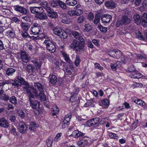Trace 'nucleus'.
Masks as SVG:
<instances>
[{
    "mask_svg": "<svg viewBox=\"0 0 147 147\" xmlns=\"http://www.w3.org/2000/svg\"><path fill=\"white\" fill-rule=\"evenodd\" d=\"M29 10L31 13L35 15L36 18L40 20H45L47 18L46 14L43 13V10L42 7H30Z\"/></svg>",
    "mask_w": 147,
    "mask_h": 147,
    "instance_id": "1",
    "label": "nucleus"
},
{
    "mask_svg": "<svg viewBox=\"0 0 147 147\" xmlns=\"http://www.w3.org/2000/svg\"><path fill=\"white\" fill-rule=\"evenodd\" d=\"M35 97V95L34 94L28 97V101L30 102V106L34 110L35 114L38 115L40 113L39 110L40 105V102L37 100L34 99Z\"/></svg>",
    "mask_w": 147,
    "mask_h": 147,
    "instance_id": "2",
    "label": "nucleus"
},
{
    "mask_svg": "<svg viewBox=\"0 0 147 147\" xmlns=\"http://www.w3.org/2000/svg\"><path fill=\"white\" fill-rule=\"evenodd\" d=\"M23 85L25 86L23 87V88L27 94L28 97L33 94L35 95V97L38 96V92L37 89L34 87H30L29 84L28 82Z\"/></svg>",
    "mask_w": 147,
    "mask_h": 147,
    "instance_id": "3",
    "label": "nucleus"
},
{
    "mask_svg": "<svg viewBox=\"0 0 147 147\" xmlns=\"http://www.w3.org/2000/svg\"><path fill=\"white\" fill-rule=\"evenodd\" d=\"M46 46V48L49 51L53 53L55 52L56 48L55 45L51 40H45L43 42Z\"/></svg>",
    "mask_w": 147,
    "mask_h": 147,
    "instance_id": "4",
    "label": "nucleus"
},
{
    "mask_svg": "<svg viewBox=\"0 0 147 147\" xmlns=\"http://www.w3.org/2000/svg\"><path fill=\"white\" fill-rule=\"evenodd\" d=\"M20 54V56L18 57V59H21L23 62L26 63H28L30 61V56L25 51H21Z\"/></svg>",
    "mask_w": 147,
    "mask_h": 147,
    "instance_id": "5",
    "label": "nucleus"
},
{
    "mask_svg": "<svg viewBox=\"0 0 147 147\" xmlns=\"http://www.w3.org/2000/svg\"><path fill=\"white\" fill-rule=\"evenodd\" d=\"M41 30L40 24L37 23H34L32 25L30 28V33L36 35L38 34Z\"/></svg>",
    "mask_w": 147,
    "mask_h": 147,
    "instance_id": "6",
    "label": "nucleus"
},
{
    "mask_svg": "<svg viewBox=\"0 0 147 147\" xmlns=\"http://www.w3.org/2000/svg\"><path fill=\"white\" fill-rule=\"evenodd\" d=\"M100 121V119L99 118L95 117L87 121L85 125L86 126H96L99 125Z\"/></svg>",
    "mask_w": 147,
    "mask_h": 147,
    "instance_id": "7",
    "label": "nucleus"
},
{
    "mask_svg": "<svg viewBox=\"0 0 147 147\" xmlns=\"http://www.w3.org/2000/svg\"><path fill=\"white\" fill-rule=\"evenodd\" d=\"M28 126L24 122H21L18 128L19 131L22 134H25L27 132Z\"/></svg>",
    "mask_w": 147,
    "mask_h": 147,
    "instance_id": "8",
    "label": "nucleus"
},
{
    "mask_svg": "<svg viewBox=\"0 0 147 147\" xmlns=\"http://www.w3.org/2000/svg\"><path fill=\"white\" fill-rule=\"evenodd\" d=\"M25 70L26 72L29 74L33 75L35 73V67L34 65L32 64L27 65L26 67Z\"/></svg>",
    "mask_w": 147,
    "mask_h": 147,
    "instance_id": "9",
    "label": "nucleus"
},
{
    "mask_svg": "<svg viewBox=\"0 0 147 147\" xmlns=\"http://www.w3.org/2000/svg\"><path fill=\"white\" fill-rule=\"evenodd\" d=\"M14 9L16 11L23 15H26L27 13V10L26 9L18 5L14 6Z\"/></svg>",
    "mask_w": 147,
    "mask_h": 147,
    "instance_id": "10",
    "label": "nucleus"
},
{
    "mask_svg": "<svg viewBox=\"0 0 147 147\" xmlns=\"http://www.w3.org/2000/svg\"><path fill=\"white\" fill-rule=\"evenodd\" d=\"M129 75L130 77L133 78L139 79L143 77L145 78V76H143L140 73L137 71L133 72V73H130Z\"/></svg>",
    "mask_w": 147,
    "mask_h": 147,
    "instance_id": "11",
    "label": "nucleus"
},
{
    "mask_svg": "<svg viewBox=\"0 0 147 147\" xmlns=\"http://www.w3.org/2000/svg\"><path fill=\"white\" fill-rule=\"evenodd\" d=\"M9 123L4 118H0V126L4 128H7L9 127Z\"/></svg>",
    "mask_w": 147,
    "mask_h": 147,
    "instance_id": "12",
    "label": "nucleus"
},
{
    "mask_svg": "<svg viewBox=\"0 0 147 147\" xmlns=\"http://www.w3.org/2000/svg\"><path fill=\"white\" fill-rule=\"evenodd\" d=\"M112 19L111 16L108 14H105L102 15L101 17V20L102 22L107 23L110 22Z\"/></svg>",
    "mask_w": 147,
    "mask_h": 147,
    "instance_id": "13",
    "label": "nucleus"
},
{
    "mask_svg": "<svg viewBox=\"0 0 147 147\" xmlns=\"http://www.w3.org/2000/svg\"><path fill=\"white\" fill-rule=\"evenodd\" d=\"M142 23V25L144 27L147 26V14L144 12L141 16Z\"/></svg>",
    "mask_w": 147,
    "mask_h": 147,
    "instance_id": "14",
    "label": "nucleus"
},
{
    "mask_svg": "<svg viewBox=\"0 0 147 147\" xmlns=\"http://www.w3.org/2000/svg\"><path fill=\"white\" fill-rule=\"evenodd\" d=\"M71 118V116L70 115H67L65 116L64 120L63 122L62 127L63 128L66 127L67 125V123L69 121Z\"/></svg>",
    "mask_w": 147,
    "mask_h": 147,
    "instance_id": "15",
    "label": "nucleus"
},
{
    "mask_svg": "<svg viewBox=\"0 0 147 147\" xmlns=\"http://www.w3.org/2000/svg\"><path fill=\"white\" fill-rule=\"evenodd\" d=\"M85 134V133L82 132L78 130H74L72 134V136L76 138L84 136Z\"/></svg>",
    "mask_w": 147,
    "mask_h": 147,
    "instance_id": "16",
    "label": "nucleus"
},
{
    "mask_svg": "<svg viewBox=\"0 0 147 147\" xmlns=\"http://www.w3.org/2000/svg\"><path fill=\"white\" fill-rule=\"evenodd\" d=\"M16 71V70L15 69L10 67L6 69L5 70V74L8 76H12Z\"/></svg>",
    "mask_w": 147,
    "mask_h": 147,
    "instance_id": "17",
    "label": "nucleus"
},
{
    "mask_svg": "<svg viewBox=\"0 0 147 147\" xmlns=\"http://www.w3.org/2000/svg\"><path fill=\"white\" fill-rule=\"evenodd\" d=\"M51 29L53 30L54 33L58 36L61 35L60 34L63 30L62 28L57 26Z\"/></svg>",
    "mask_w": 147,
    "mask_h": 147,
    "instance_id": "18",
    "label": "nucleus"
},
{
    "mask_svg": "<svg viewBox=\"0 0 147 147\" xmlns=\"http://www.w3.org/2000/svg\"><path fill=\"white\" fill-rule=\"evenodd\" d=\"M72 34L74 37L76 39L79 40H82L84 39L81 34L77 31H73Z\"/></svg>",
    "mask_w": 147,
    "mask_h": 147,
    "instance_id": "19",
    "label": "nucleus"
},
{
    "mask_svg": "<svg viewBox=\"0 0 147 147\" xmlns=\"http://www.w3.org/2000/svg\"><path fill=\"white\" fill-rule=\"evenodd\" d=\"M77 144L80 147H84L88 145V143L86 140H81L78 141Z\"/></svg>",
    "mask_w": 147,
    "mask_h": 147,
    "instance_id": "20",
    "label": "nucleus"
},
{
    "mask_svg": "<svg viewBox=\"0 0 147 147\" xmlns=\"http://www.w3.org/2000/svg\"><path fill=\"white\" fill-rule=\"evenodd\" d=\"M17 80H18L19 84H20L19 85L22 86L24 84H25L27 82L24 79L22 78L21 76L18 75L16 77Z\"/></svg>",
    "mask_w": 147,
    "mask_h": 147,
    "instance_id": "21",
    "label": "nucleus"
},
{
    "mask_svg": "<svg viewBox=\"0 0 147 147\" xmlns=\"http://www.w3.org/2000/svg\"><path fill=\"white\" fill-rule=\"evenodd\" d=\"M82 40H79L80 42H79V43L78 44L76 50L77 51L83 49L84 48L85 42L84 39H82Z\"/></svg>",
    "mask_w": 147,
    "mask_h": 147,
    "instance_id": "22",
    "label": "nucleus"
},
{
    "mask_svg": "<svg viewBox=\"0 0 147 147\" xmlns=\"http://www.w3.org/2000/svg\"><path fill=\"white\" fill-rule=\"evenodd\" d=\"M34 86L35 87L37 88L39 92L44 90V88L43 86L38 82L34 83Z\"/></svg>",
    "mask_w": 147,
    "mask_h": 147,
    "instance_id": "23",
    "label": "nucleus"
},
{
    "mask_svg": "<svg viewBox=\"0 0 147 147\" xmlns=\"http://www.w3.org/2000/svg\"><path fill=\"white\" fill-rule=\"evenodd\" d=\"M105 5L108 8L113 9L115 7V4L113 2L107 1L105 4Z\"/></svg>",
    "mask_w": 147,
    "mask_h": 147,
    "instance_id": "24",
    "label": "nucleus"
},
{
    "mask_svg": "<svg viewBox=\"0 0 147 147\" xmlns=\"http://www.w3.org/2000/svg\"><path fill=\"white\" fill-rule=\"evenodd\" d=\"M79 43V41L76 40L74 39L71 43L69 47L73 49H76V50L77 48L78 44Z\"/></svg>",
    "mask_w": 147,
    "mask_h": 147,
    "instance_id": "25",
    "label": "nucleus"
},
{
    "mask_svg": "<svg viewBox=\"0 0 147 147\" xmlns=\"http://www.w3.org/2000/svg\"><path fill=\"white\" fill-rule=\"evenodd\" d=\"M53 137L51 136L48 138L46 140V144L48 147L52 146L53 141Z\"/></svg>",
    "mask_w": 147,
    "mask_h": 147,
    "instance_id": "26",
    "label": "nucleus"
},
{
    "mask_svg": "<svg viewBox=\"0 0 147 147\" xmlns=\"http://www.w3.org/2000/svg\"><path fill=\"white\" fill-rule=\"evenodd\" d=\"M49 77H50L49 82L52 84H54L57 82V78L55 75H53L51 76L50 74Z\"/></svg>",
    "mask_w": 147,
    "mask_h": 147,
    "instance_id": "27",
    "label": "nucleus"
},
{
    "mask_svg": "<svg viewBox=\"0 0 147 147\" xmlns=\"http://www.w3.org/2000/svg\"><path fill=\"white\" fill-rule=\"evenodd\" d=\"M61 53L62 55L64 58V59L65 61L68 63H70L72 62V61L70 59L69 55H67V54L64 51H62Z\"/></svg>",
    "mask_w": 147,
    "mask_h": 147,
    "instance_id": "28",
    "label": "nucleus"
},
{
    "mask_svg": "<svg viewBox=\"0 0 147 147\" xmlns=\"http://www.w3.org/2000/svg\"><path fill=\"white\" fill-rule=\"evenodd\" d=\"M20 26L22 28L26 31L28 30L30 27L29 24L28 23H24L23 22H21Z\"/></svg>",
    "mask_w": 147,
    "mask_h": 147,
    "instance_id": "29",
    "label": "nucleus"
},
{
    "mask_svg": "<svg viewBox=\"0 0 147 147\" xmlns=\"http://www.w3.org/2000/svg\"><path fill=\"white\" fill-rule=\"evenodd\" d=\"M121 19L123 24L127 25L129 24L131 22L130 19L127 16H123Z\"/></svg>",
    "mask_w": 147,
    "mask_h": 147,
    "instance_id": "30",
    "label": "nucleus"
},
{
    "mask_svg": "<svg viewBox=\"0 0 147 147\" xmlns=\"http://www.w3.org/2000/svg\"><path fill=\"white\" fill-rule=\"evenodd\" d=\"M44 90L39 92V94H38V96L40 98V100L41 101H45L46 100V96L44 93Z\"/></svg>",
    "mask_w": 147,
    "mask_h": 147,
    "instance_id": "31",
    "label": "nucleus"
},
{
    "mask_svg": "<svg viewBox=\"0 0 147 147\" xmlns=\"http://www.w3.org/2000/svg\"><path fill=\"white\" fill-rule=\"evenodd\" d=\"M134 19L135 22L137 25H139L141 22V20L138 14H135L134 16Z\"/></svg>",
    "mask_w": 147,
    "mask_h": 147,
    "instance_id": "32",
    "label": "nucleus"
},
{
    "mask_svg": "<svg viewBox=\"0 0 147 147\" xmlns=\"http://www.w3.org/2000/svg\"><path fill=\"white\" fill-rule=\"evenodd\" d=\"M6 35L9 38H14L15 35V31L13 30H8L6 32Z\"/></svg>",
    "mask_w": 147,
    "mask_h": 147,
    "instance_id": "33",
    "label": "nucleus"
},
{
    "mask_svg": "<svg viewBox=\"0 0 147 147\" xmlns=\"http://www.w3.org/2000/svg\"><path fill=\"white\" fill-rule=\"evenodd\" d=\"M101 15L100 13L96 14L95 15L94 19L93 21L94 23L96 25L100 21V18H101Z\"/></svg>",
    "mask_w": 147,
    "mask_h": 147,
    "instance_id": "34",
    "label": "nucleus"
},
{
    "mask_svg": "<svg viewBox=\"0 0 147 147\" xmlns=\"http://www.w3.org/2000/svg\"><path fill=\"white\" fill-rule=\"evenodd\" d=\"M115 55L114 58H119L121 57H124V55L122 52L118 49L115 50Z\"/></svg>",
    "mask_w": 147,
    "mask_h": 147,
    "instance_id": "35",
    "label": "nucleus"
},
{
    "mask_svg": "<svg viewBox=\"0 0 147 147\" xmlns=\"http://www.w3.org/2000/svg\"><path fill=\"white\" fill-rule=\"evenodd\" d=\"M59 0H53L51 2V6L53 8H58L59 6Z\"/></svg>",
    "mask_w": 147,
    "mask_h": 147,
    "instance_id": "36",
    "label": "nucleus"
},
{
    "mask_svg": "<svg viewBox=\"0 0 147 147\" xmlns=\"http://www.w3.org/2000/svg\"><path fill=\"white\" fill-rule=\"evenodd\" d=\"M134 102L138 105L142 107H144L146 105V103L143 101L137 98H136Z\"/></svg>",
    "mask_w": 147,
    "mask_h": 147,
    "instance_id": "37",
    "label": "nucleus"
},
{
    "mask_svg": "<svg viewBox=\"0 0 147 147\" xmlns=\"http://www.w3.org/2000/svg\"><path fill=\"white\" fill-rule=\"evenodd\" d=\"M48 15L49 18H56L58 16L57 13L54 11L53 10L48 14Z\"/></svg>",
    "mask_w": 147,
    "mask_h": 147,
    "instance_id": "38",
    "label": "nucleus"
},
{
    "mask_svg": "<svg viewBox=\"0 0 147 147\" xmlns=\"http://www.w3.org/2000/svg\"><path fill=\"white\" fill-rule=\"evenodd\" d=\"M66 3L69 6H74L77 4L76 0H66Z\"/></svg>",
    "mask_w": 147,
    "mask_h": 147,
    "instance_id": "39",
    "label": "nucleus"
},
{
    "mask_svg": "<svg viewBox=\"0 0 147 147\" xmlns=\"http://www.w3.org/2000/svg\"><path fill=\"white\" fill-rule=\"evenodd\" d=\"M135 36L136 38L140 40H144V38L141 33L139 31H136L135 32Z\"/></svg>",
    "mask_w": 147,
    "mask_h": 147,
    "instance_id": "40",
    "label": "nucleus"
},
{
    "mask_svg": "<svg viewBox=\"0 0 147 147\" xmlns=\"http://www.w3.org/2000/svg\"><path fill=\"white\" fill-rule=\"evenodd\" d=\"M10 131L11 134H13L14 136H17L18 135L16 128L13 125H12L11 127Z\"/></svg>",
    "mask_w": 147,
    "mask_h": 147,
    "instance_id": "41",
    "label": "nucleus"
},
{
    "mask_svg": "<svg viewBox=\"0 0 147 147\" xmlns=\"http://www.w3.org/2000/svg\"><path fill=\"white\" fill-rule=\"evenodd\" d=\"M84 27L85 28L84 29V30L85 32H89L92 29L91 26L89 24H86L84 26Z\"/></svg>",
    "mask_w": 147,
    "mask_h": 147,
    "instance_id": "42",
    "label": "nucleus"
},
{
    "mask_svg": "<svg viewBox=\"0 0 147 147\" xmlns=\"http://www.w3.org/2000/svg\"><path fill=\"white\" fill-rule=\"evenodd\" d=\"M98 28L101 32L103 33H106L107 30V28L103 27L101 25H98Z\"/></svg>",
    "mask_w": 147,
    "mask_h": 147,
    "instance_id": "43",
    "label": "nucleus"
},
{
    "mask_svg": "<svg viewBox=\"0 0 147 147\" xmlns=\"http://www.w3.org/2000/svg\"><path fill=\"white\" fill-rule=\"evenodd\" d=\"M37 126L36 123L35 122H31L29 125V129L30 130H34Z\"/></svg>",
    "mask_w": 147,
    "mask_h": 147,
    "instance_id": "44",
    "label": "nucleus"
},
{
    "mask_svg": "<svg viewBox=\"0 0 147 147\" xmlns=\"http://www.w3.org/2000/svg\"><path fill=\"white\" fill-rule=\"evenodd\" d=\"M9 102L14 105L17 104V100L16 97L14 96H12L9 99Z\"/></svg>",
    "mask_w": 147,
    "mask_h": 147,
    "instance_id": "45",
    "label": "nucleus"
},
{
    "mask_svg": "<svg viewBox=\"0 0 147 147\" xmlns=\"http://www.w3.org/2000/svg\"><path fill=\"white\" fill-rule=\"evenodd\" d=\"M11 84L15 88H18L20 86V84H19L17 79L13 80V81L11 82Z\"/></svg>",
    "mask_w": 147,
    "mask_h": 147,
    "instance_id": "46",
    "label": "nucleus"
},
{
    "mask_svg": "<svg viewBox=\"0 0 147 147\" xmlns=\"http://www.w3.org/2000/svg\"><path fill=\"white\" fill-rule=\"evenodd\" d=\"M27 47L31 51L35 49L36 48L35 44L33 43L28 44Z\"/></svg>",
    "mask_w": 147,
    "mask_h": 147,
    "instance_id": "47",
    "label": "nucleus"
},
{
    "mask_svg": "<svg viewBox=\"0 0 147 147\" xmlns=\"http://www.w3.org/2000/svg\"><path fill=\"white\" fill-rule=\"evenodd\" d=\"M17 113L19 116L22 118H24L25 116L24 112L21 110H19L17 111Z\"/></svg>",
    "mask_w": 147,
    "mask_h": 147,
    "instance_id": "48",
    "label": "nucleus"
},
{
    "mask_svg": "<svg viewBox=\"0 0 147 147\" xmlns=\"http://www.w3.org/2000/svg\"><path fill=\"white\" fill-rule=\"evenodd\" d=\"M109 136L110 138H113L116 140H118L119 137L117 135L113 133H110L109 134Z\"/></svg>",
    "mask_w": 147,
    "mask_h": 147,
    "instance_id": "49",
    "label": "nucleus"
},
{
    "mask_svg": "<svg viewBox=\"0 0 147 147\" xmlns=\"http://www.w3.org/2000/svg\"><path fill=\"white\" fill-rule=\"evenodd\" d=\"M81 60L79 57L77 55L74 62L75 65L76 66H78Z\"/></svg>",
    "mask_w": 147,
    "mask_h": 147,
    "instance_id": "50",
    "label": "nucleus"
},
{
    "mask_svg": "<svg viewBox=\"0 0 147 147\" xmlns=\"http://www.w3.org/2000/svg\"><path fill=\"white\" fill-rule=\"evenodd\" d=\"M62 135L61 133H58L56 135V137L54 139L53 141L57 142L60 139V138Z\"/></svg>",
    "mask_w": 147,
    "mask_h": 147,
    "instance_id": "51",
    "label": "nucleus"
},
{
    "mask_svg": "<svg viewBox=\"0 0 147 147\" xmlns=\"http://www.w3.org/2000/svg\"><path fill=\"white\" fill-rule=\"evenodd\" d=\"M85 18L83 16L79 17L77 19V22L79 23H83L85 20Z\"/></svg>",
    "mask_w": 147,
    "mask_h": 147,
    "instance_id": "52",
    "label": "nucleus"
},
{
    "mask_svg": "<svg viewBox=\"0 0 147 147\" xmlns=\"http://www.w3.org/2000/svg\"><path fill=\"white\" fill-rule=\"evenodd\" d=\"M0 99L5 101H7L9 99V97L8 95L5 94H3L0 97Z\"/></svg>",
    "mask_w": 147,
    "mask_h": 147,
    "instance_id": "53",
    "label": "nucleus"
},
{
    "mask_svg": "<svg viewBox=\"0 0 147 147\" xmlns=\"http://www.w3.org/2000/svg\"><path fill=\"white\" fill-rule=\"evenodd\" d=\"M128 70L131 73H133V72L136 71V69L133 65H130L128 68Z\"/></svg>",
    "mask_w": 147,
    "mask_h": 147,
    "instance_id": "54",
    "label": "nucleus"
},
{
    "mask_svg": "<svg viewBox=\"0 0 147 147\" xmlns=\"http://www.w3.org/2000/svg\"><path fill=\"white\" fill-rule=\"evenodd\" d=\"M61 18L62 23L66 24H69L70 23V22L67 20L66 17L62 16Z\"/></svg>",
    "mask_w": 147,
    "mask_h": 147,
    "instance_id": "55",
    "label": "nucleus"
},
{
    "mask_svg": "<svg viewBox=\"0 0 147 147\" xmlns=\"http://www.w3.org/2000/svg\"><path fill=\"white\" fill-rule=\"evenodd\" d=\"M147 8V1H144L142 3V6L140 7V9L144 10L145 9Z\"/></svg>",
    "mask_w": 147,
    "mask_h": 147,
    "instance_id": "56",
    "label": "nucleus"
},
{
    "mask_svg": "<svg viewBox=\"0 0 147 147\" xmlns=\"http://www.w3.org/2000/svg\"><path fill=\"white\" fill-rule=\"evenodd\" d=\"M60 34L61 35H59V36L61 38L65 39L67 37V35L63 30H62Z\"/></svg>",
    "mask_w": 147,
    "mask_h": 147,
    "instance_id": "57",
    "label": "nucleus"
},
{
    "mask_svg": "<svg viewBox=\"0 0 147 147\" xmlns=\"http://www.w3.org/2000/svg\"><path fill=\"white\" fill-rule=\"evenodd\" d=\"M59 6H60L63 9H65L67 8L66 5L65 3L64 2L60 0L59 1Z\"/></svg>",
    "mask_w": 147,
    "mask_h": 147,
    "instance_id": "58",
    "label": "nucleus"
},
{
    "mask_svg": "<svg viewBox=\"0 0 147 147\" xmlns=\"http://www.w3.org/2000/svg\"><path fill=\"white\" fill-rule=\"evenodd\" d=\"M94 17V15L93 13L92 12H90L88 13L87 19L90 21H92Z\"/></svg>",
    "mask_w": 147,
    "mask_h": 147,
    "instance_id": "59",
    "label": "nucleus"
},
{
    "mask_svg": "<svg viewBox=\"0 0 147 147\" xmlns=\"http://www.w3.org/2000/svg\"><path fill=\"white\" fill-rule=\"evenodd\" d=\"M76 16H79L83 13V11L80 9H77L75 11Z\"/></svg>",
    "mask_w": 147,
    "mask_h": 147,
    "instance_id": "60",
    "label": "nucleus"
},
{
    "mask_svg": "<svg viewBox=\"0 0 147 147\" xmlns=\"http://www.w3.org/2000/svg\"><path fill=\"white\" fill-rule=\"evenodd\" d=\"M115 50L113 51H110L108 52V54L111 57L114 58L115 55Z\"/></svg>",
    "mask_w": 147,
    "mask_h": 147,
    "instance_id": "61",
    "label": "nucleus"
},
{
    "mask_svg": "<svg viewBox=\"0 0 147 147\" xmlns=\"http://www.w3.org/2000/svg\"><path fill=\"white\" fill-rule=\"evenodd\" d=\"M133 86L134 88H142L143 85L141 83L135 82L133 84Z\"/></svg>",
    "mask_w": 147,
    "mask_h": 147,
    "instance_id": "62",
    "label": "nucleus"
},
{
    "mask_svg": "<svg viewBox=\"0 0 147 147\" xmlns=\"http://www.w3.org/2000/svg\"><path fill=\"white\" fill-rule=\"evenodd\" d=\"M137 57L139 59H147V57L145 55H140L138 54L137 55Z\"/></svg>",
    "mask_w": 147,
    "mask_h": 147,
    "instance_id": "63",
    "label": "nucleus"
},
{
    "mask_svg": "<svg viewBox=\"0 0 147 147\" xmlns=\"http://www.w3.org/2000/svg\"><path fill=\"white\" fill-rule=\"evenodd\" d=\"M48 2L45 0L43 1L41 3V6L44 9L47 7L48 6Z\"/></svg>",
    "mask_w": 147,
    "mask_h": 147,
    "instance_id": "64",
    "label": "nucleus"
}]
</instances>
